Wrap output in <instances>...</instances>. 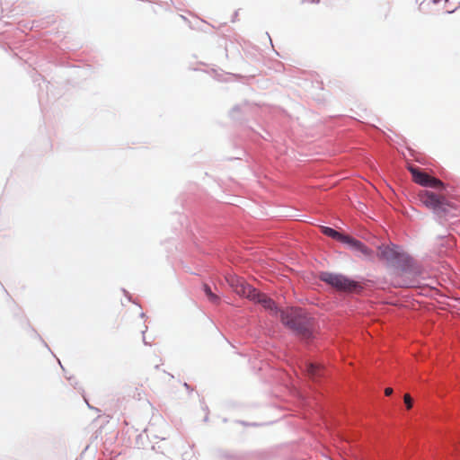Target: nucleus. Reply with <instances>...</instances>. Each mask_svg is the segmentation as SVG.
I'll list each match as a JSON object with an SVG mask.
<instances>
[{"label":"nucleus","instance_id":"1","mask_svg":"<svg viewBox=\"0 0 460 460\" xmlns=\"http://www.w3.org/2000/svg\"><path fill=\"white\" fill-rule=\"evenodd\" d=\"M280 321L296 335L304 340L313 338L314 320L301 308H287L281 310Z\"/></svg>","mask_w":460,"mask_h":460},{"label":"nucleus","instance_id":"2","mask_svg":"<svg viewBox=\"0 0 460 460\" xmlns=\"http://www.w3.org/2000/svg\"><path fill=\"white\" fill-rule=\"evenodd\" d=\"M418 198L426 208L440 217L446 216L453 208L451 203L443 195L430 190L420 191Z\"/></svg>","mask_w":460,"mask_h":460},{"label":"nucleus","instance_id":"3","mask_svg":"<svg viewBox=\"0 0 460 460\" xmlns=\"http://www.w3.org/2000/svg\"><path fill=\"white\" fill-rule=\"evenodd\" d=\"M319 279L338 291L353 292L361 288L358 282L341 274L321 272Z\"/></svg>","mask_w":460,"mask_h":460},{"label":"nucleus","instance_id":"4","mask_svg":"<svg viewBox=\"0 0 460 460\" xmlns=\"http://www.w3.org/2000/svg\"><path fill=\"white\" fill-rule=\"evenodd\" d=\"M407 169L411 173L412 180L415 183L424 187H430L441 190L445 189V184L440 180L429 175L428 173L422 172L418 167L412 164H408Z\"/></svg>","mask_w":460,"mask_h":460},{"label":"nucleus","instance_id":"5","mask_svg":"<svg viewBox=\"0 0 460 460\" xmlns=\"http://www.w3.org/2000/svg\"><path fill=\"white\" fill-rule=\"evenodd\" d=\"M226 280L234 291L240 296H244L252 301L256 299L255 296L258 291L246 283L243 279L237 276H230Z\"/></svg>","mask_w":460,"mask_h":460},{"label":"nucleus","instance_id":"6","mask_svg":"<svg viewBox=\"0 0 460 460\" xmlns=\"http://www.w3.org/2000/svg\"><path fill=\"white\" fill-rule=\"evenodd\" d=\"M378 257L388 262H397L407 260V255L397 245H381L378 247Z\"/></svg>","mask_w":460,"mask_h":460},{"label":"nucleus","instance_id":"7","mask_svg":"<svg viewBox=\"0 0 460 460\" xmlns=\"http://www.w3.org/2000/svg\"><path fill=\"white\" fill-rule=\"evenodd\" d=\"M343 243L347 244L350 249L362 253L366 257H370L373 253V252L363 243L349 235L345 236Z\"/></svg>","mask_w":460,"mask_h":460},{"label":"nucleus","instance_id":"8","mask_svg":"<svg viewBox=\"0 0 460 460\" xmlns=\"http://www.w3.org/2000/svg\"><path fill=\"white\" fill-rule=\"evenodd\" d=\"M255 296H256V299L253 300L254 302L261 304L265 309L270 310L271 312H273L275 314L278 313L277 306L272 299L268 297L266 295L261 294L259 292H257Z\"/></svg>","mask_w":460,"mask_h":460},{"label":"nucleus","instance_id":"9","mask_svg":"<svg viewBox=\"0 0 460 460\" xmlns=\"http://www.w3.org/2000/svg\"><path fill=\"white\" fill-rule=\"evenodd\" d=\"M306 372L311 379L316 380L322 376L323 367L318 364L308 363L306 365Z\"/></svg>","mask_w":460,"mask_h":460},{"label":"nucleus","instance_id":"10","mask_svg":"<svg viewBox=\"0 0 460 460\" xmlns=\"http://www.w3.org/2000/svg\"><path fill=\"white\" fill-rule=\"evenodd\" d=\"M322 232L323 234H324L325 235L327 236H330L335 240H338L341 243H343L344 241V238H345V234H342L341 233H339L338 231L331 228V227H328V226H322Z\"/></svg>","mask_w":460,"mask_h":460},{"label":"nucleus","instance_id":"11","mask_svg":"<svg viewBox=\"0 0 460 460\" xmlns=\"http://www.w3.org/2000/svg\"><path fill=\"white\" fill-rule=\"evenodd\" d=\"M203 290H204L206 296H208V298L211 302L217 303L219 301V297L212 292L211 288L207 284H204Z\"/></svg>","mask_w":460,"mask_h":460},{"label":"nucleus","instance_id":"12","mask_svg":"<svg viewBox=\"0 0 460 460\" xmlns=\"http://www.w3.org/2000/svg\"><path fill=\"white\" fill-rule=\"evenodd\" d=\"M403 401L408 410L412 408L413 401L409 394H404Z\"/></svg>","mask_w":460,"mask_h":460},{"label":"nucleus","instance_id":"13","mask_svg":"<svg viewBox=\"0 0 460 460\" xmlns=\"http://www.w3.org/2000/svg\"><path fill=\"white\" fill-rule=\"evenodd\" d=\"M393 392L394 391H393V389L391 387H387V388L385 389V394L386 396H390L393 394Z\"/></svg>","mask_w":460,"mask_h":460}]
</instances>
